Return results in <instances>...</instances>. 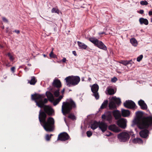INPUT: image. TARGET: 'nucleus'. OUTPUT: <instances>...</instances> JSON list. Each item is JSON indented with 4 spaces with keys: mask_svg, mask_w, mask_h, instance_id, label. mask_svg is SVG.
Wrapping results in <instances>:
<instances>
[{
    "mask_svg": "<svg viewBox=\"0 0 152 152\" xmlns=\"http://www.w3.org/2000/svg\"><path fill=\"white\" fill-rule=\"evenodd\" d=\"M43 108L44 111L40 110L39 115V119L41 125L47 132L53 131L54 128V120L52 117H48L47 120V114L52 116L54 114V110L48 105H45Z\"/></svg>",
    "mask_w": 152,
    "mask_h": 152,
    "instance_id": "1",
    "label": "nucleus"
},
{
    "mask_svg": "<svg viewBox=\"0 0 152 152\" xmlns=\"http://www.w3.org/2000/svg\"><path fill=\"white\" fill-rule=\"evenodd\" d=\"M76 108V104L75 102L72 99H70L67 101L63 103L62 112L64 115H66L67 114H69L72 109Z\"/></svg>",
    "mask_w": 152,
    "mask_h": 152,
    "instance_id": "2",
    "label": "nucleus"
},
{
    "mask_svg": "<svg viewBox=\"0 0 152 152\" xmlns=\"http://www.w3.org/2000/svg\"><path fill=\"white\" fill-rule=\"evenodd\" d=\"M134 122L140 129H147L152 125V116L144 117L140 120H135Z\"/></svg>",
    "mask_w": 152,
    "mask_h": 152,
    "instance_id": "3",
    "label": "nucleus"
},
{
    "mask_svg": "<svg viewBox=\"0 0 152 152\" xmlns=\"http://www.w3.org/2000/svg\"><path fill=\"white\" fill-rule=\"evenodd\" d=\"M65 80L67 86L71 87L77 85L80 81V78L78 76H69L66 77Z\"/></svg>",
    "mask_w": 152,
    "mask_h": 152,
    "instance_id": "4",
    "label": "nucleus"
},
{
    "mask_svg": "<svg viewBox=\"0 0 152 152\" xmlns=\"http://www.w3.org/2000/svg\"><path fill=\"white\" fill-rule=\"evenodd\" d=\"M88 40L98 48L104 50H106L107 48L104 43L101 41L99 40L94 37L89 38Z\"/></svg>",
    "mask_w": 152,
    "mask_h": 152,
    "instance_id": "5",
    "label": "nucleus"
},
{
    "mask_svg": "<svg viewBox=\"0 0 152 152\" xmlns=\"http://www.w3.org/2000/svg\"><path fill=\"white\" fill-rule=\"evenodd\" d=\"M130 137L129 134L126 132H123L118 135V138L119 140L122 142L128 141Z\"/></svg>",
    "mask_w": 152,
    "mask_h": 152,
    "instance_id": "6",
    "label": "nucleus"
},
{
    "mask_svg": "<svg viewBox=\"0 0 152 152\" xmlns=\"http://www.w3.org/2000/svg\"><path fill=\"white\" fill-rule=\"evenodd\" d=\"M99 89V86L97 84H93L91 87V90L93 93V95L94 96L96 99L99 98V95L98 91Z\"/></svg>",
    "mask_w": 152,
    "mask_h": 152,
    "instance_id": "7",
    "label": "nucleus"
},
{
    "mask_svg": "<svg viewBox=\"0 0 152 152\" xmlns=\"http://www.w3.org/2000/svg\"><path fill=\"white\" fill-rule=\"evenodd\" d=\"M70 137L68 134L65 132L60 133L58 135L57 140L65 141L69 139Z\"/></svg>",
    "mask_w": 152,
    "mask_h": 152,
    "instance_id": "8",
    "label": "nucleus"
},
{
    "mask_svg": "<svg viewBox=\"0 0 152 152\" xmlns=\"http://www.w3.org/2000/svg\"><path fill=\"white\" fill-rule=\"evenodd\" d=\"M124 106L126 107L129 109L134 108L135 106V103L132 101L127 100L124 103Z\"/></svg>",
    "mask_w": 152,
    "mask_h": 152,
    "instance_id": "9",
    "label": "nucleus"
},
{
    "mask_svg": "<svg viewBox=\"0 0 152 152\" xmlns=\"http://www.w3.org/2000/svg\"><path fill=\"white\" fill-rule=\"evenodd\" d=\"M45 96L43 94H32L31 96V99L32 100H34L35 102L36 103L37 100L39 101L42 99L44 98Z\"/></svg>",
    "mask_w": 152,
    "mask_h": 152,
    "instance_id": "10",
    "label": "nucleus"
},
{
    "mask_svg": "<svg viewBox=\"0 0 152 152\" xmlns=\"http://www.w3.org/2000/svg\"><path fill=\"white\" fill-rule=\"evenodd\" d=\"M48 102V100L47 99L45 98L43 100V99H42L38 101H37L36 105L39 107L42 108L44 107L45 105L44 104Z\"/></svg>",
    "mask_w": 152,
    "mask_h": 152,
    "instance_id": "11",
    "label": "nucleus"
},
{
    "mask_svg": "<svg viewBox=\"0 0 152 152\" xmlns=\"http://www.w3.org/2000/svg\"><path fill=\"white\" fill-rule=\"evenodd\" d=\"M149 134V131L146 129L142 130L139 132L140 136L143 138H146L148 137Z\"/></svg>",
    "mask_w": 152,
    "mask_h": 152,
    "instance_id": "12",
    "label": "nucleus"
},
{
    "mask_svg": "<svg viewBox=\"0 0 152 152\" xmlns=\"http://www.w3.org/2000/svg\"><path fill=\"white\" fill-rule=\"evenodd\" d=\"M126 119L121 118L117 121V124L120 127L124 129L126 127Z\"/></svg>",
    "mask_w": 152,
    "mask_h": 152,
    "instance_id": "13",
    "label": "nucleus"
},
{
    "mask_svg": "<svg viewBox=\"0 0 152 152\" xmlns=\"http://www.w3.org/2000/svg\"><path fill=\"white\" fill-rule=\"evenodd\" d=\"M108 129L110 130L115 133L119 132L121 131L120 129L115 124L110 125L108 127Z\"/></svg>",
    "mask_w": 152,
    "mask_h": 152,
    "instance_id": "14",
    "label": "nucleus"
},
{
    "mask_svg": "<svg viewBox=\"0 0 152 152\" xmlns=\"http://www.w3.org/2000/svg\"><path fill=\"white\" fill-rule=\"evenodd\" d=\"M99 127L102 132H104L107 129V125L104 122L99 121Z\"/></svg>",
    "mask_w": 152,
    "mask_h": 152,
    "instance_id": "15",
    "label": "nucleus"
},
{
    "mask_svg": "<svg viewBox=\"0 0 152 152\" xmlns=\"http://www.w3.org/2000/svg\"><path fill=\"white\" fill-rule=\"evenodd\" d=\"M102 118L103 119H105L109 123H111L112 120V116L110 113H108L106 115H102Z\"/></svg>",
    "mask_w": 152,
    "mask_h": 152,
    "instance_id": "16",
    "label": "nucleus"
},
{
    "mask_svg": "<svg viewBox=\"0 0 152 152\" xmlns=\"http://www.w3.org/2000/svg\"><path fill=\"white\" fill-rule=\"evenodd\" d=\"M113 114L116 120L118 119L121 117L120 111L118 110H116L113 111Z\"/></svg>",
    "mask_w": 152,
    "mask_h": 152,
    "instance_id": "17",
    "label": "nucleus"
},
{
    "mask_svg": "<svg viewBox=\"0 0 152 152\" xmlns=\"http://www.w3.org/2000/svg\"><path fill=\"white\" fill-rule=\"evenodd\" d=\"M138 103L142 109L146 110L147 109V105L143 100H140L138 101Z\"/></svg>",
    "mask_w": 152,
    "mask_h": 152,
    "instance_id": "18",
    "label": "nucleus"
},
{
    "mask_svg": "<svg viewBox=\"0 0 152 152\" xmlns=\"http://www.w3.org/2000/svg\"><path fill=\"white\" fill-rule=\"evenodd\" d=\"M53 85L55 87L60 88L61 86V82L58 79L54 80L53 83Z\"/></svg>",
    "mask_w": 152,
    "mask_h": 152,
    "instance_id": "19",
    "label": "nucleus"
},
{
    "mask_svg": "<svg viewBox=\"0 0 152 152\" xmlns=\"http://www.w3.org/2000/svg\"><path fill=\"white\" fill-rule=\"evenodd\" d=\"M46 94L50 101L52 102L54 100V96L53 95L51 92L47 91L46 93Z\"/></svg>",
    "mask_w": 152,
    "mask_h": 152,
    "instance_id": "20",
    "label": "nucleus"
},
{
    "mask_svg": "<svg viewBox=\"0 0 152 152\" xmlns=\"http://www.w3.org/2000/svg\"><path fill=\"white\" fill-rule=\"evenodd\" d=\"M109 107L110 110H114L116 108V104L113 101H111L109 104Z\"/></svg>",
    "mask_w": 152,
    "mask_h": 152,
    "instance_id": "21",
    "label": "nucleus"
},
{
    "mask_svg": "<svg viewBox=\"0 0 152 152\" xmlns=\"http://www.w3.org/2000/svg\"><path fill=\"white\" fill-rule=\"evenodd\" d=\"M139 21L140 24L141 25L143 24L147 25L148 24V22L147 19L142 18H140L139 20Z\"/></svg>",
    "mask_w": 152,
    "mask_h": 152,
    "instance_id": "22",
    "label": "nucleus"
},
{
    "mask_svg": "<svg viewBox=\"0 0 152 152\" xmlns=\"http://www.w3.org/2000/svg\"><path fill=\"white\" fill-rule=\"evenodd\" d=\"M77 43L80 48L82 49L85 50L87 48V46L84 43H82L79 41H78Z\"/></svg>",
    "mask_w": 152,
    "mask_h": 152,
    "instance_id": "23",
    "label": "nucleus"
},
{
    "mask_svg": "<svg viewBox=\"0 0 152 152\" xmlns=\"http://www.w3.org/2000/svg\"><path fill=\"white\" fill-rule=\"evenodd\" d=\"M99 122H97L96 121H94L93 123L91 124L90 127L92 129L94 130L99 127Z\"/></svg>",
    "mask_w": 152,
    "mask_h": 152,
    "instance_id": "24",
    "label": "nucleus"
},
{
    "mask_svg": "<svg viewBox=\"0 0 152 152\" xmlns=\"http://www.w3.org/2000/svg\"><path fill=\"white\" fill-rule=\"evenodd\" d=\"M119 63L124 65L126 66L129 64H132L133 63V62L132 60H131L129 61L121 60L119 62Z\"/></svg>",
    "mask_w": 152,
    "mask_h": 152,
    "instance_id": "25",
    "label": "nucleus"
},
{
    "mask_svg": "<svg viewBox=\"0 0 152 152\" xmlns=\"http://www.w3.org/2000/svg\"><path fill=\"white\" fill-rule=\"evenodd\" d=\"M122 115L123 117H126L129 116L130 114L129 111L124 109L121 110Z\"/></svg>",
    "mask_w": 152,
    "mask_h": 152,
    "instance_id": "26",
    "label": "nucleus"
},
{
    "mask_svg": "<svg viewBox=\"0 0 152 152\" xmlns=\"http://www.w3.org/2000/svg\"><path fill=\"white\" fill-rule=\"evenodd\" d=\"M37 82V80L36 79V77L34 76L31 77V79L30 80H28V83L31 85H34Z\"/></svg>",
    "mask_w": 152,
    "mask_h": 152,
    "instance_id": "27",
    "label": "nucleus"
},
{
    "mask_svg": "<svg viewBox=\"0 0 152 152\" xmlns=\"http://www.w3.org/2000/svg\"><path fill=\"white\" fill-rule=\"evenodd\" d=\"M112 100L115 103L118 105L120 104L121 102L120 99L119 98H117L115 96L113 97Z\"/></svg>",
    "mask_w": 152,
    "mask_h": 152,
    "instance_id": "28",
    "label": "nucleus"
},
{
    "mask_svg": "<svg viewBox=\"0 0 152 152\" xmlns=\"http://www.w3.org/2000/svg\"><path fill=\"white\" fill-rule=\"evenodd\" d=\"M63 95H61L58 98L56 99L53 102V104L54 105L56 106V105H57L61 100V99L63 98Z\"/></svg>",
    "mask_w": 152,
    "mask_h": 152,
    "instance_id": "29",
    "label": "nucleus"
},
{
    "mask_svg": "<svg viewBox=\"0 0 152 152\" xmlns=\"http://www.w3.org/2000/svg\"><path fill=\"white\" fill-rule=\"evenodd\" d=\"M132 142L134 143H143L142 140L139 138H137L134 139L132 140Z\"/></svg>",
    "mask_w": 152,
    "mask_h": 152,
    "instance_id": "30",
    "label": "nucleus"
},
{
    "mask_svg": "<svg viewBox=\"0 0 152 152\" xmlns=\"http://www.w3.org/2000/svg\"><path fill=\"white\" fill-rule=\"evenodd\" d=\"M108 104V101L107 100H104L102 104L100 109H102L105 108L107 106Z\"/></svg>",
    "mask_w": 152,
    "mask_h": 152,
    "instance_id": "31",
    "label": "nucleus"
},
{
    "mask_svg": "<svg viewBox=\"0 0 152 152\" xmlns=\"http://www.w3.org/2000/svg\"><path fill=\"white\" fill-rule=\"evenodd\" d=\"M130 42L134 46H136L137 45V40L134 38H132L130 39Z\"/></svg>",
    "mask_w": 152,
    "mask_h": 152,
    "instance_id": "32",
    "label": "nucleus"
},
{
    "mask_svg": "<svg viewBox=\"0 0 152 152\" xmlns=\"http://www.w3.org/2000/svg\"><path fill=\"white\" fill-rule=\"evenodd\" d=\"M107 93L109 95H112L115 94L114 90L111 88H108L107 89Z\"/></svg>",
    "mask_w": 152,
    "mask_h": 152,
    "instance_id": "33",
    "label": "nucleus"
},
{
    "mask_svg": "<svg viewBox=\"0 0 152 152\" xmlns=\"http://www.w3.org/2000/svg\"><path fill=\"white\" fill-rule=\"evenodd\" d=\"M68 118L74 120L76 119V117L73 114L70 113L68 116Z\"/></svg>",
    "mask_w": 152,
    "mask_h": 152,
    "instance_id": "34",
    "label": "nucleus"
},
{
    "mask_svg": "<svg viewBox=\"0 0 152 152\" xmlns=\"http://www.w3.org/2000/svg\"><path fill=\"white\" fill-rule=\"evenodd\" d=\"M53 48L52 51L51 52L50 54H49V56L51 58H56V55L53 54Z\"/></svg>",
    "mask_w": 152,
    "mask_h": 152,
    "instance_id": "35",
    "label": "nucleus"
},
{
    "mask_svg": "<svg viewBox=\"0 0 152 152\" xmlns=\"http://www.w3.org/2000/svg\"><path fill=\"white\" fill-rule=\"evenodd\" d=\"M54 95L55 97H58L59 95V89L55 91L54 93Z\"/></svg>",
    "mask_w": 152,
    "mask_h": 152,
    "instance_id": "36",
    "label": "nucleus"
},
{
    "mask_svg": "<svg viewBox=\"0 0 152 152\" xmlns=\"http://www.w3.org/2000/svg\"><path fill=\"white\" fill-rule=\"evenodd\" d=\"M51 12L52 13H56L59 14V11L58 9H56L55 8H53L51 10Z\"/></svg>",
    "mask_w": 152,
    "mask_h": 152,
    "instance_id": "37",
    "label": "nucleus"
},
{
    "mask_svg": "<svg viewBox=\"0 0 152 152\" xmlns=\"http://www.w3.org/2000/svg\"><path fill=\"white\" fill-rule=\"evenodd\" d=\"M140 4L142 5H146L148 4V2L145 0L141 1L140 2Z\"/></svg>",
    "mask_w": 152,
    "mask_h": 152,
    "instance_id": "38",
    "label": "nucleus"
},
{
    "mask_svg": "<svg viewBox=\"0 0 152 152\" xmlns=\"http://www.w3.org/2000/svg\"><path fill=\"white\" fill-rule=\"evenodd\" d=\"M7 55L9 57L10 59L12 61H13L14 58L12 56L11 54L10 53H8L7 54Z\"/></svg>",
    "mask_w": 152,
    "mask_h": 152,
    "instance_id": "39",
    "label": "nucleus"
},
{
    "mask_svg": "<svg viewBox=\"0 0 152 152\" xmlns=\"http://www.w3.org/2000/svg\"><path fill=\"white\" fill-rule=\"evenodd\" d=\"M87 135L88 137H90L92 134V133L90 131H88L86 132Z\"/></svg>",
    "mask_w": 152,
    "mask_h": 152,
    "instance_id": "40",
    "label": "nucleus"
},
{
    "mask_svg": "<svg viewBox=\"0 0 152 152\" xmlns=\"http://www.w3.org/2000/svg\"><path fill=\"white\" fill-rule=\"evenodd\" d=\"M143 56L142 55H141L138 56L137 58V61L140 62Z\"/></svg>",
    "mask_w": 152,
    "mask_h": 152,
    "instance_id": "41",
    "label": "nucleus"
},
{
    "mask_svg": "<svg viewBox=\"0 0 152 152\" xmlns=\"http://www.w3.org/2000/svg\"><path fill=\"white\" fill-rule=\"evenodd\" d=\"M50 138H51L50 136L48 134H47L46 135V137H45V139L47 141H49L50 140Z\"/></svg>",
    "mask_w": 152,
    "mask_h": 152,
    "instance_id": "42",
    "label": "nucleus"
},
{
    "mask_svg": "<svg viewBox=\"0 0 152 152\" xmlns=\"http://www.w3.org/2000/svg\"><path fill=\"white\" fill-rule=\"evenodd\" d=\"M117 78L115 77L111 79V81L113 82H115L117 81Z\"/></svg>",
    "mask_w": 152,
    "mask_h": 152,
    "instance_id": "43",
    "label": "nucleus"
},
{
    "mask_svg": "<svg viewBox=\"0 0 152 152\" xmlns=\"http://www.w3.org/2000/svg\"><path fill=\"white\" fill-rule=\"evenodd\" d=\"M15 67L14 66H13L11 68V70L12 72L13 73H14L15 72Z\"/></svg>",
    "mask_w": 152,
    "mask_h": 152,
    "instance_id": "44",
    "label": "nucleus"
},
{
    "mask_svg": "<svg viewBox=\"0 0 152 152\" xmlns=\"http://www.w3.org/2000/svg\"><path fill=\"white\" fill-rule=\"evenodd\" d=\"M2 20L3 21L5 22L8 23V20L5 17H3L2 18Z\"/></svg>",
    "mask_w": 152,
    "mask_h": 152,
    "instance_id": "45",
    "label": "nucleus"
},
{
    "mask_svg": "<svg viewBox=\"0 0 152 152\" xmlns=\"http://www.w3.org/2000/svg\"><path fill=\"white\" fill-rule=\"evenodd\" d=\"M107 134H106V135L107 136H109L112 135V134L111 132H107Z\"/></svg>",
    "mask_w": 152,
    "mask_h": 152,
    "instance_id": "46",
    "label": "nucleus"
},
{
    "mask_svg": "<svg viewBox=\"0 0 152 152\" xmlns=\"http://www.w3.org/2000/svg\"><path fill=\"white\" fill-rule=\"evenodd\" d=\"M14 32H15V33H16L17 34H18L20 33V31L19 30H15L14 31Z\"/></svg>",
    "mask_w": 152,
    "mask_h": 152,
    "instance_id": "47",
    "label": "nucleus"
},
{
    "mask_svg": "<svg viewBox=\"0 0 152 152\" xmlns=\"http://www.w3.org/2000/svg\"><path fill=\"white\" fill-rule=\"evenodd\" d=\"M144 13V10H140L139 13L140 14H142Z\"/></svg>",
    "mask_w": 152,
    "mask_h": 152,
    "instance_id": "48",
    "label": "nucleus"
},
{
    "mask_svg": "<svg viewBox=\"0 0 152 152\" xmlns=\"http://www.w3.org/2000/svg\"><path fill=\"white\" fill-rule=\"evenodd\" d=\"M66 58H63L62 60V62L64 63H65L66 62Z\"/></svg>",
    "mask_w": 152,
    "mask_h": 152,
    "instance_id": "49",
    "label": "nucleus"
},
{
    "mask_svg": "<svg viewBox=\"0 0 152 152\" xmlns=\"http://www.w3.org/2000/svg\"><path fill=\"white\" fill-rule=\"evenodd\" d=\"M72 53L75 56H77V54L76 53L75 51H72Z\"/></svg>",
    "mask_w": 152,
    "mask_h": 152,
    "instance_id": "50",
    "label": "nucleus"
},
{
    "mask_svg": "<svg viewBox=\"0 0 152 152\" xmlns=\"http://www.w3.org/2000/svg\"><path fill=\"white\" fill-rule=\"evenodd\" d=\"M148 14L149 15H152V11H149L148 12Z\"/></svg>",
    "mask_w": 152,
    "mask_h": 152,
    "instance_id": "51",
    "label": "nucleus"
},
{
    "mask_svg": "<svg viewBox=\"0 0 152 152\" xmlns=\"http://www.w3.org/2000/svg\"><path fill=\"white\" fill-rule=\"evenodd\" d=\"M6 66L7 67H9L10 66V63H8V64H6Z\"/></svg>",
    "mask_w": 152,
    "mask_h": 152,
    "instance_id": "52",
    "label": "nucleus"
},
{
    "mask_svg": "<svg viewBox=\"0 0 152 152\" xmlns=\"http://www.w3.org/2000/svg\"><path fill=\"white\" fill-rule=\"evenodd\" d=\"M105 34V33L104 32H102L99 33V35H100L101 34Z\"/></svg>",
    "mask_w": 152,
    "mask_h": 152,
    "instance_id": "53",
    "label": "nucleus"
},
{
    "mask_svg": "<svg viewBox=\"0 0 152 152\" xmlns=\"http://www.w3.org/2000/svg\"><path fill=\"white\" fill-rule=\"evenodd\" d=\"M64 91H65V88H64V89H63L61 91V93H62L63 94H64Z\"/></svg>",
    "mask_w": 152,
    "mask_h": 152,
    "instance_id": "54",
    "label": "nucleus"
},
{
    "mask_svg": "<svg viewBox=\"0 0 152 152\" xmlns=\"http://www.w3.org/2000/svg\"><path fill=\"white\" fill-rule=\"evenodd\" d=\"M3 48V46L1 45H0V48Z\"/></svg>",
    "mask_w": 152,
    "mask_h": 152,
    "instance_id": "55",
    "label": "nucleus"
},
{
    "mask_svg": "<svg viewBox=\"0 0 152 152\" xmlns=\"http://www.w3.org/2000/svg\"><path fill=\"white\" fill-rule=\"evenodd\" d=\"M88 80L89 81H90L91 80V78L90 77H89L88 78Z\"/></svg>",
    "mask_w": 152,
    "mask_h": 152,
    "instance_id": "56",
    "label": "nucleus"
},
{
    "mask_svg": "<svg viewBox=\"0 0 152 152\" xmlns=\"http://www.w3.org/2000/svg\"><path fill=\"white\" fill-rule=\"evenodd\" d=\"M43 56L44 57H46V55H45V54H43Z\"/></svg>",
    "mask_w": 152,
    "mask_h": 152,
    "instance_id": "57",
    "label": "nucleus"
},
{
    "mask_svg": "<svg viewBox=\"0 0 152 152\" xmlns=\"http://www.w3.org/2000/svg\"><path fill=\"white\" fill-rule=\"evenodd\" d=\"M26 69H27V68L26 67V68H25V70H26Z\"/></svg>",
    "mask_w": 152,
    "mask_h": 152,
    "instance_id": "58",
    "label": "nucleus"
},
{
    "mask_svg": "<svg viewBox=\"0 0 152 152\" xmlns=\"http://www.w3.org/2000/svg\"><path fill=\"white\" fill-rule=\"evenodd\" d=\"M50 135V137L51 138V136L53 135V134H50V135Z\"/></svg>",
    "mask_w": 152,
    "mask_h": 152,
    "instance_id": "59",
    "label": "nucleus"
},
{
    "mask_svg": "<svg viewBox=\"0 0 152 152\" xmlns=\"http://www.w3.org/2000/svg\"><path fill=\"white\" fill-rule=\"evenodd\" d=\"M151 21L152 23V18H151Z\"/></svg>",
    "mask_w": 152,
    "mask_h": 152,
    "instance_id": "60",
    "label": "nucleus"
},
{
    "mask_svg": "<svg viewBox=\"0 0 152 152\" xmlns=\"http://www.w3.org/2000/svg\"><path fill=\"white\" fill-rule=\"evenodd\" d=\"M64 121H65V122H66V120L65 118H64Z\"/></svg>",
    "mask_w": 152,
    "mask_h": 152,
    "instance_id": "61",
    "label": "nucleus"
},
{
    "mask_svg": "<svg viewBox=\"0 0 152 152\" xmlns=\"http://www.w3.org/2000/svg\"><path fill=\"white\" fill-rule=\"evenodd\" d=\"M28 65H31V64H30H30H28Z\"/></svg>",
    "mask_w": 152,
    "mask_h": 152,
    "instance_id": "62",
    "label": "nucleus"
},
{
    "mask_svg": "<svg viewBox=\"0 0 152 152\" xmlns=\"http://www.w3.org/2000/svg\"><path fill=\"white\" fill-rule=\"evenodd\" d=\"M83 79H82V80L83 81Z\"/></svg>",
    "mask_w": 152,
    "mask_h": 152,
    "instance_id": "63",
    "label": "nucleus"
},
{
    "mask_svg": "<svg viewBox=\"0 0 152 152\" xmlns=\"http://www.w3.org/2000/svg\"><path fill=\"white\" fill-rule=\"evenodd\" d=\"M83 79H82V80L83 81Z\"/></svg>",
    "mask_w": 152,
    "mask_h": 152,
    "instance_id": "64",
    "label": "nucleus"
}]
</instances>
